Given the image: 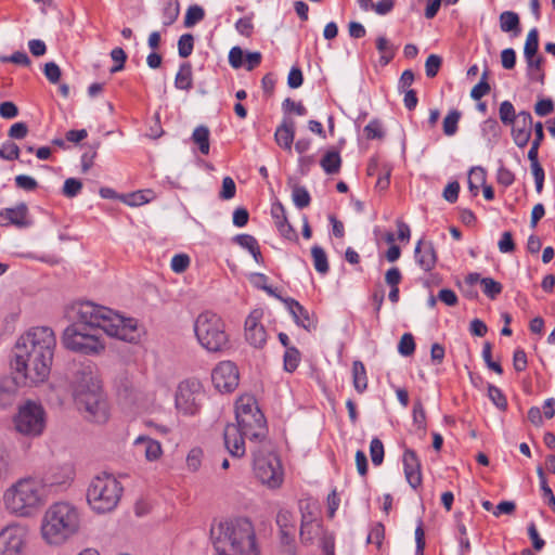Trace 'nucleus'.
<instances>
[{"mask_svg": "<svg viewBox=\"0 0 555 555\" xmlns=\"http://www.w3.org/2000/svg\"><path fill=\"white\" fill-rule=\"evenodd\" d=\"M0 157L7 160H14L20 157V147L13 142H7L0 147Z\"/></svg>", "mask_w": 555, "mask_h": 555, "instance_id": "52", "label": "nucleus"}, {"mask_svg": "<svg viewBox=\"0 0 555 555\" xmlns=\"http://www.w3.org/2000/svg\"><path fill=\"white\" fill-rule=\"evenodd\" d=\"M194 332L202 347L211 352L220 351L228 343L222 319L211 311L196 318Z\"/></svg>", "mask_w": 555, "mask_h": 555, "instance_id": "10", "label": "nucleus"}, {"mask_svg": "<svg viewBox=\"0 0 555 555\" xmlns=\"http://www.w3.org/2000/svg\"><path fill=\"white\" fill-rule=\"evenodd\" d=\"M56 346L50 327H33L23 334L14 346L12 366L25 384L37 385L48 379Z\"/></svg>", "mask_w": 555, "mask_h": 555, "instance_id": "1", "label": "nucleus"}, {"mask_svg": "<svg viewBox=\"0 0 555 555\" xmlns=\"http://www.w3.org/2000/svg\"><path fill=\"white\" fill-rule=\"evenodd\" d=\"M320 165L327 175L337 173L341 166V158L339 152L334 150L327 151L323 155Z\"/></svg>", "mask_w": 555, "mask_h": 555, "instance_id": "28", "label": "nucleus"}, {"mask_svg": "<svg viewBox=\"0 0 555 555\" xmlns=\"http://www.w3.org/2000/svg\"><path fill=\"white\" fill-rule=\"evenodd\" d=\"M527 62V75L530 80L543 83L544 73L542 69L543 59L541 55L535 54L531 57H525Z\"/></svg>", "mask_w": 555, "mask_h": 555, "instance_id": "27", "label": "nucleus"}, {"mask_svg": "<svg viewBox=\"0 0 555 555\" xmlns=\"http://www.w3.org/2000/svg\"><path fill=\"white\" fill-rule=\"evenodd\" d=\"M254 474L269 489H279L284 481L281 461L274 453H255Z\"/></svg>", "mask_w": 555, "mask_h": 555, "instance_id": "13", "label": "nucleus"}, {"mask_svg": "<svg viewBox=\"0 0 555 555\" xmlns=\"http://www.w3.org/2000/svg\"><path fill=\"white\" fill-rule=\"evenodd\" d=\"M500 119L504 125H512L516 120L517 114L509 101H503L499 109Z\"/></svg>", "mask_w": 555, "mask_h": 555, "instance_id": "42", "label": "nucleus"}, {"mask_svg": "<svg viewBox=\"0 0 555 555\" xmlns=\"http://www.w3.org/2000/svg\"><path fill=\"white\" fill-rule=\"evenodd\" d=\"M124 492L121 482L112 474L102 473L94 476L87 488V503L96 514L114 511Z\"/></svg>", "mask_w": 555, "mask_h": 555, "instance_id": "8", "label": "nucleus"}, {"mask_svg": "<svg viewBox=\"0 0 555 555\" xmlns=\"http://www.w3.org/2000/svg\"><path fill=\"white\" fill-rule=\"evenodd\" d=\"M134 453L143 455L147 462H156L163 455V447L159 441L149 437L139 436L133 441Z\"/></svg>", "mask_w": 555, "mask_h": 555, "instance_id": "19", "label": "nucleus"}, {"mask_svg": "<svg viewBox=\"0 0 555 555\" xmlns=\"http://www.w3.org/2000/svg\"><path fill=\"white\" fill-rule=\"evenodd\" d=\"M118 396L125 404H133L138 401L139 392L133 387L125 386L119 390Z\"/></svg>", "mask_w": 555, "mask_h": 555, "instance_id": "61", "label": "nucleus"}, {"mask_svg": "<svg viewBox=\"0 0 555 555\" xmlns=\"http://www.w3.org/2000/svg\"><path fill=\"white\" fill-rule=\"evenodd\" d=\"M69 318L73 324L83 327L101 328V332L118 339L133 343L140 338L138 322L126 319L111 309L91 301L76 302L70 307Z\"/></svg>", "mask_w": 555, "mask_h": 555, "instance_id": "3", "label": "nucleus"}, {"mask_svg": "<svg viewBox=\"0 0 555 555\" xmlns=\"http://www.w3.org/2000/svg\"><path fill=\"white\" fill-rule=\"evenodd\" d=\"M480 284L482 286V292L489 298L494 299L502 292L501 283L496 282L491 278H482L480 280Z\"/></svg>", "mask_w": 555, "mask_h": 555, "instance_id": "41", "label": "nucleus"}, {"mask_svg": "<svg viewBox=\"0 0 555 555\" xmlns=\"http://www.w3.org/2000/svg\"><path fill=\"white\" fill-rule=\"evenodd\" d=\"M414 350L415 341L413 335L410 333L403 334L398 345L399 353L403 357H409L414 353Z\"/></svg>", "mask_w": 555, "mask_h": 555, "instance_id": "43", "label": "nucleus"}, {"mask_svg": "<svg viewBox=\"0 0 555 555\" xmlns=\"http://www.w3.org/2000/svg\"><path fill=\"white\" fill-rule=\"evenodd\" d=\"M289 312L292 313L296 324L310 331L315 327L314 322L311 320L309 312L298 301L293 298L284 299Z\"/></svg>", "mask_w": 555, "mask_h": 555, "instance_id": "25", "label": "nucleus"}, {"mask_svg": "<svg viewBox=\"0 0 555 555\" xmlns=\"http://www.w3.org/2000/svg\"><path fill=\"white\" fill-rule=\"evenodd\" d=\"M415 257L418 266L424 271L434 269L437 256L431 243L420 241L415 246Z\"/></svg>", "mask_w": 555, "mask_h": 555, "instance_id": "23", "label": "nucleus"}, {"mask_svg": "<svg viewBox=\"0 0 555 555\" xmlns=\"http://www.w3.org/2000/svg\"><path fill=\"white\" fill-rule=\"evenodd\" d=\"M194 47V38L191 34H184L179 38L178 51L181 57L191 55Z\"/></svg>", "mask_w": 555, "mask_h": 555, "instance_id": "48", "label": "nucleus"}, {"mask_svg": "<svg viewBox=\"0 0 555 555\" xmlns=\"http://www.w3.org/2000/svg\"><path fill=\"white\" fill-rule=\"evenodd\" d=\"M271 215L282 236L287 240H295L297 237L296 231L287 220L285 208L280 202L272 205Z\"/></svg>", "mask_w": 555, "mask_h": 555, "instance_id": "21", "label": "nucleus"}, {"mask_svg": "<svg viewBox=\"0 0 555 555\" xmlns=\"http://www.w3.org/2000/svg\"><path fill=\"white\" fill-rule=\"evenodd\" d=\"M17 433L27 437H38L46 427V412L41 404L27 401L22 404L13 418Z\"/></svg>", "mask_w": 555, "mask_h": 555, "instance_id": "11", "label": "nucleus"}, {"mask_svg": "<svg viewBox=\"0 0 555 555\" xmlns=\"http://www.w3.org/2000/svg\"><path fill=\"white\" fill-rule=\"evenodd\" d=\"M488 396H489L490 400L500 410H505L506 409V405H507L506 399H505L504 395L502 393V391L498 387H495L493 385H490L488 387Z\"/></svg>", "mask_w": 555, "mask_h": 555, "instance_id": "55", "label": "nucleus"}, {"mask_svg": "<svg viewBox=\"0 0 555 555\" xmlns=\"http://www.w3.org/2000/svg\"><path fill=\"white\" fill-rule=\"evenodd\" d=\"M112 60L116 63L114 67L111 68V73L119 72L124 68L125 62L127 60V55L121 48H115L111 52Z\"/></svg>", "mask_w": 555, "mask_h": 555, "instance_id": "60", "label": "nucleus"}, {"mask_svg": "<svg viewBox=\"0 0 555 555\" xmlns=\"http://www.w3.org/2000/svg\"><path fill=\"white\" fill-rule=\"evenodd\" d=\"M75 477V470L70 465L61 467L60 475L54 474L52 478V485L60 487H67L72 483Z\"/></svg>", "mask_w": 555, "mask_h": 555, "instance_id": "38", "label": "nucleus"}, {"mask_svg": "<svg viewBox=\"0 0 555 555\" xmlns=\"http://www.w3.org/2000/svg\"><path fill=\"white\" fill-rule=\"evenodd\" d=\"M236 185L234 180L231 177H224L222 180V188L220 191V198L222 199H231L235 196Z\"/></svg>", "mask_w": 555, "mask_h": 555, "instance_id": "53", "label": "nucleus"}, {"mask_svg": "<svg viewBox=\"0 0 555 555\" xmlns=\"http://www.w3.org/2000/svg\"><path fill=\"white\" fill-rule=\"evenodd\" d=\"M10 224L20 229L28 228L33 224L28 207L25 203L0 210V225Z\"/></svg>", "mask_w": 555, "mask_h": 555, "instance_id": "17", "label": "nucleus"}, {"mask_svg": "<svg viewBox=\"0 0 555 555\" xmlns=\"http://www.w3.org/2000/svg\"><path fill=\"white\" fill-rule=\"evenodd\" d=\"M539 49V33L537 28L531 29L526 38L525 47H524V55L525 57H531L538 54Z\"/></svg>", "mask_w": 555, "mask_h": 555, "instance_id": "39", "label": "nucleus"}, {"mask_svg": "<svg viewBox=\"0 0 555 555\" xmlns=\"http://www.w3.org/2000/svg\"><path fill=\"white\" fill-rule=\"evenodd\" d=\"M311 255L313 259L314 269L321 274L327 273L328 261L324 249L320 246H313L311 248Z\"/></svg>", "mask_w": 555, "mask_h": 555, "instance_id": "34", "label": "nucleus"}, {"mask_svg": "<svg viewBox=\"0 0 555 555\" xmlns=\"http://www.w3.org/2000/svg\"><path fill=\"white\" fill-rule=\"evenodd\" d=\"M500 27L504 33H519V16L512 11H505L500 15Z\"/></svg>", "mask_w": 555, "mask_h": 555, "instance_id": "33", "label": "nucleus"}, {"mask_svg": "<svg viewBox=\"0 0 555 555\" xmlns=\"http://www.w3.org/2000/svg\"><path fill=\"white\" fill-rule=\"evenodd\" d=\"M192 140L198 145L202 154L207 155L209 153V129L206 126H198L194 129Z\"/></svg>", "mask_w": 555, "mask_h": 555, "instance_id": "32", "label": "nucleus"}, {"mask_svg": "<svg viewBox=\"0 0 555 555\" xmlns=\"http://www.w3.org/2000/svg\"><path fill=\"white\" fill-rule=\"evenodd\" d=\"M403 467L406 481L416 489L422 483V473L420 461L412 450H405L403 454Z\"/></svg>", "mask_w": 555, "mask_h": 555, "instance_id": "20", "label": "nucleus"}, {"mask_svg": "<svg viewBox=\"0 0 555 555\" xmlns=\"http://www.w3.org/2000/svg\"><path fill=\"white\" fill-rule=\"evenodd\" d=\"M384 537L385 528L382 524H377L372 528L371 532L369 533L367 541L370 543H375L377 547H380Z\"/></svg>", "mask_w": 555, "mask_h": 555, "instance_id": "63", "label": "nucleus"}, {"mask_svg": "<svg viewBox=\"0 0 555 555\" xmlns=\"http://www.w3.org/2000/svg\"><path fill=\"white\" fill-rule=\"evenodd\" d=\"M234 242L248 251H251L256 246H258L257 240L249 234H238L234 237Z\"/></svg>", "mask_w": 555, "mask_h": 555, "instance_id": "62", "label": "nucleus"}, {"mask_svg": "<svg viewBox=\"0 0 555 555\" xmlns=\"http://www.w3.org/2000/svg\"><path fill=\"white\" fill-rule=\"evenodd\" d=\"M18 383L13 376H5L0 379V408H8L17 398Z\"/></svg>", "mask_w": 555, "mask_h": 555, "instance_id": "24", "label": "nucleus"}, {"mask_svg": "<svg viewBox=\"0 0 555 555\" xmlns=\"http://www.w3.org/2000/svg\"><path fill=\"white\" fill-rule=\"evenodd\" d=\"M352 382L354 389L362 393L367 387V376L364 364L356 360L352 363Z\"/></svg>", "mask_w": 555, "mask_h": 555, "instance_id": "29", "label": "nucleus"}, {"mask_svg": "<svg viewBox=\"0 0 555 555\" xmlns=\"http://www.w3.org/2000/svg\"><path fill=\"white\" fill-rule=\"evenodd\" d=\"M205 17V11L201 5L193 4L186 10L184 16V26L190 28L203 21Z\"/></svg>", "mask_w": 555, "mask_h": 555, "instance_id": "36", "label": "nucleus"}, {"mask_svg": "<svg viewBox=\"0 0 555 555\" xmlns=\"http://www.w3.org/2000/svg\"><path fill=\"white\" fill-rule=\"evenodd\" d=\"M482 358H483L487 366L490 370L494 371L498 374L503 373L502 366L498 362L492 361L493 357H491V344L490 343H485L483 349H482Z\"/></svg>", "mask_w": 555, "mask_h": 555, "instance_id": "57", "label": "nucleus"}, {"mask_svg": "<svg viewBox=\"0 0 555 555\" xmlns=\"http://www.w3.org/2000/svg\"><path fill=\"white\" fill-rule=\"evenodd\" d=\"M276 524L283 533H287L289 528H293V515L287 509L279 511L276 515Z\"/></svg>", "mask_w": 555, "mask_h": 555, "instance_id": "54", "label": "nucleus"}, {"mask_svg": "<svg viewBox=\"0 0 555 555\" xmlns=\"http://www.w3.org/2000/svg\"><path fill=\"white\" fill-rule=\"evenodd\" d=\"M82 189V183L80 180L76 178H68L65 180L63 185V195L73 198L77 196Z\"/></svg>", "mask_w": 555, "mask_h": 555, "instance_id": "47", "label": "nucleus"}, {"mask_svg": "<svg viewBox=\"0 0 555 555\" xmlns=\"http://www.w3.org/2000/svg\"><path fill=\"white\" fill-rule=\"evenodd\" d=\"M512 137L514 140V143L518 147H525L530 138L532 132V117L529 112L521 111L517 114V118L512 124Z\"/></svg>", "mask_w": 555, "mask_h": 555, "instance_id": "18", "label": "nucleus"}, {"mask_svg": "<svg viewBox=\"0 0 555 555\" xmlns=\"http://www.w3.org/2000/svg\"><path fill=\"white\" fill-rule=\"evenodd\" d=\"M300 361V353L299 351L292 347L287 348L284 354V367L287 372H294Z\"/></svg>", "mask_w": 555, "mask_h": 555, "instance_id": "44", "label": "nucleus"}, {"mask_svg": "<svg viewBox=\"0 0 555 555\" xmlns=\"http://www.w3.org/2000/svg\"><path fill=\"white\" fill-rule=\"evenodd\" d=\"M44 75L51 83H56L61 78V69L56 63L49 62L44 65Z\"/></svg>", "mask_w": 555, "mask_h": 555, "instance_id": "64", "label": "nucleus"}, {"mask_svg": "<svg viewBox=\"0 0 555 555\" xmlns=\"http://www.w3.org/2000/svg\"><path fill=\"white\" fill-rule=\"evenodd\" d=\"M203 452L201 449H192L186 456V466L191 472H197L201 467Z\"/></svg>", "mask_w": 555, "mask_h": 555, "instance_id": "56", "label": "nucleus"}, {"mask_svg": "<svg viewBox=\"0 0 555 555\" xmlns=\"http://www.w3.org/2000/svg\"><path fill=\"white\" fill-rule=\"evenodd\" d=\"M441 66V59L436 54H430L425 63L426 75L430 78L435 77L438 74V70Z\"/></svg>", "mask_w": 555, "mask_h": 555, "instance_id": "59", "label": "nucleus"}, {"mask_svg": "<svg viewBox=\"0 0 555 555\" xmlns=\"http://www.w3.org/2000/svg\"><path fill=\"white\" fill-rule=\"evenodd\" d=\"M190 266V257L185 254H177L172 257L170 267L176 273L184 272Z\"/></svg>", "mask_w": 555, "mask_h": 555, "instance_id": "50", "label": "nucleus"}, {"mask_svg": "<svg viewBox=\"0 0 555 555\" xmlns=\"http://www.w3.org/2000/svg\"><path fill=\"white\" fill-rule=\"evenodd\" d=\"M310 506L307 504L306 507L301 506V529H300V537L305 538L306 530L308 528H314L319 527V524L315 520L314 513L309 509Z\"/></svg>", "mask_w": 555, "mask_h": 555, "instance_id": "40", "label": "nucleus"}, {"mask_svg": "<svg viewBox=\"0 0 555 555\" xmlns=\"http://www.w3.org/2000/svg\"><path fill=\"white\" fill-rule=\"evenodd\" d=\"M236 424H228L223 430L224 447L235 457L245 452V439L261 441L267 435L266 420L253 396L244 395L236 400Z\"/></svg>", "mask_w": 555, "mask_h": 555, "instance_id": "2", "label": "nucleus"}, {"mask_svg": "<svg viewBox=\"0 0 555 555\" xmlns=\"http://www.w3.org/2000/svg\"><path fill=\"white\" fill-rule=\"evenodd\" d=\"M205 391L197 379H184L177 386L175 392V408L184 416L196 415L202 408Z\"/></svg>", "mask_w": 555, "mask_h": 555, "instance_id": "12", "label": "nucleus"}, {"mask_svg": "<svg viewBox=\"0 0 555 555\" xmlns=\"http://www.w3.org/2000/svg\"><path fill=\"white\" fill-rule=\"evenodd\" d=\"M47 499L46 483L39 478L26 476L4 489L1 503L9 515L28 518L44 505Z\"/></svg>", "mask_w": 555, "mask_h": 555, "instance_id": "6", "label": "nucleus"}, {"mask_svg": "<svg viewBox=\"0 0 555 555\" xmlns=\"http://www.w3.org/2000/svg\"><path fill=\"white\" fill-rule=\"evenodd\" d=\"M370 454L372 463L376 466L380 465L384 461V446L378 438H374L370 444Z\"/></svg>", "mask_w": 555, "mask_h": 555, "instance_id": "45", "label": "nucleus"}, {"mask_svg": "<svg viewBox=\"0 0 555 555\" xmlns=\"http://www.w3.org/2000/svg\"><path fill=\"white\" fill-rule=\"evenodd\" d=\"M72 393L75 404L86 418L94 423L107 421V403L99 373L93 366L87 365L77 371L72 384Z\"/></svg>", "mask_w": 555, "mask_h": 555, "instance_id": "7", "label": "nucleus"}, {"mask_svg": "<svg viewBox=\"0 0 555 555\" xmlns=\"http://www.w3.org/2000/svg\"><path fill=\"white\" fill-rule=\"evenodd\" d=\"M366 139H382L384 137V130L378 120H371L363 129Z\"/></svg>", "mask_w": 555, "mask_h": 555, "instance_id": "51", "label": "nucleus"}, {"mask_svg": "<svg viewBox=\"0 0 555 555\" xmlns=\"http://www.w3.org/2000/svg\"><path fill=\"white\" fill-rule=\"evenodd\" d=\"M537 473H538L539 478H540L541 490L543 492V496H544L545 500H547V503L553 508V511H555V496L553 494V491L551 490V488L546 483V479H545V476H544V473H543V468L541 466H539L538 469H537Z\"/></svg>", "mask_w": 555, "mask_h": 555, "instance_id": "49", "label": "nucleus"}, {"mask_svg": "<svg viewBox=\"0 0 555 555\" xmlns=\"http://www.w3.org/2000/svg\"><path fill=\"white\" fill-rule=\"evenodd\" d=\"M82 527V514L77 505L66 500L51 503L40 519L42 541L53 547L66 544Z\"/></svg>", "mask_w": 555, "mask_h": 555, "instance_id": "5", "label": "nucleus"}, {"mask_svg": "<svg viewBox=\"0 0 555 555\" xmlns=\"http://www.w3.org/2000/svg\"><path fill=\"white\" fill-rule=\"evenodd\" d=\"M175 86L181 90H190L193 86L192 66L190 63H183L175 78Z\"/></svg>", "mask_w": 555, "mask_h": 555, "instance_id": "30", "label": "nucleus"}, {"mask_svg": "<svg viewBox=\"0 0 555 555\" xmlns=\"http://www.w3.org/2000/svg\"><path fill=\"white\" fill-rule=\"evenodd\" d=\"M29 529L25 525L13 524L0 531V555H24L27 548Z\"/></svg>", "mask_w": 555, "mask_h": 555, "instance_id": "14", "label": "nucleus"}, {"mask_svg": "<svg viewBox=\"0 0 555 555\" xmlns=\"http://www.w3.org/2000/svg\"><path fill=\"white\" fill-rule=\"evenodd\" d=\"M211 379L220 392H231L238 386V370L233 362L222 361L212 370Z\"/></svg>", "mask_w": 555, "mask_h": 555, "instance_id": "15", "label": "nucleus"}, {"mask_svg": "<svg viewBox=\"0 0 555 555\" xmlns=\"http://www.w3.org/2000/svg\"><path fill=\"white\" fill-rule=\"evenodd\" d=\"M295 138V121L292 118H283L281 125L276 128L274 140L283 150L291 152Z\"/></svg>", "mask_w": 555, "mask_h": 555, "instance_id": "22", "label": "nucleus"}, {"mask_svg": "<svg viewBox=\"0 0 555 555\" xmlns=\"http://www.w3.org/2000/svg\"><path fill=\"white\" fill-rule=\"evenodd\" d=\"M154 197L152 190H140L131 193H127L120 196L122 203L128 206H141L151 202Z\"/></svg>", "mask_w": 555, "mask_h": 555, "instance_id": "26", "label": "nucleus"}, {"mask_svg": "<svg viewBox=\"0 0 555 555\" xmlns=\"http://www.w3.org/2000/svg\"><path fill=\"white\" fill-rule=\"evenodd\" d=\"M262 310L255 309L245 321V339L255 348H262L267 343V332L261 324Z\"/></svg>", "mask_w": 555, "mask_h": 555, "instance_id": "16", "label": "nucleus"}, {"mask_svg": "<svg viewBox=\"0 0 555 555\" xmlns=\"http://www.w3.org/2000/svg\"><path fill=\"white\" fill-rule=\"evenodd\" d=\"M62 344L66 349L86 356H98L105 349L101 328L83 327L73 323L64 330Z\"/></svg>", "mask_w": 555, "mask_h": 555, "instance_id": "9", "label": "nucleus"}, {"mask_svg": "<svg viewBox=\"0 0 555 555\" xmlns=\"http://www.w3.org/2000/svg\"><path fill=\"white\" fill-rule=\"evenodd\" d=\"M413 422L418 428L424 429L426 426V414L420 400H416L413 406Z\"/></svg>", "mask_w": 555, "mask_h": 555, "instance_id": "58", "label": "nucleus"}, {"mask_svg": "<svg viewBox=\"0 0 555 555\" xmlns=\"http://www.w3.org/2000/svg\"><path fill=\"white\" fill-rule=\"evenodd\" d=\"M461 118V113L457 109H452L443 118V132L448 137H452L457 131V125Z\"/></svg>", "mask_w": 555, "mask_h": 555, "instance_id": "37", "label": "nucleus"}, {"mask_svg": "<svg viewBox=\"0 0 555 555\" xmlns=\"http://www.w3.org/2000/svg\"><path fill=\"white\" fill-rule=\"evenodd\" d=\"M487 77L488 70L486 69L482 73L481 80L476 86H474L470 91V96L474 100H480L482 96L490 92V85L487 82Z\"/></svg>", "mask_w": 555, "mask_h": 555, "instance_id": "46", "label": "nucleus"}, {"mask_svg": "<svg viewBox=\"0 0 555 555\" xmlns=\"http://www.w3.org/2000/svg\"><path fill=\"white\" fill-rule=\"evenodd\" d=\"M214 555H260L251 522L246 518H224L210 527Z\"/></svg>", "mask_w": 555, "mask_h": 555, "instance_id": "4", "label": "nucleus"}, {"mask_svg": "<svg viewBox=\"0 0 555 555\" xmlns=\"http://www.w3.org/2000/svg\"><path fill=\"white\" fill-rule=\"evenodd\" d=\"M376 49L382 54L379 57V63L384 66L387 65L396 54V48L384 36H379L376 39Z\"/></svg>", "mask_w": 555, "mask_h": 555, "instance_id": "31", "label": "nucleus"}, {"mask_svg": "<svg viewBox=\"0 0 555 555\" xmlns=\"http://www.w3.org/2000/svg\"><path fill=\"white\" fill-rule=\"evenodd\" d=\"M292 199L298 208H305L309 206L311 197L305 186L294 184L292 186Z\"/></svg>", "mask_w": 555, "mask_h": 555, "instance_id": "35", "label": "nucleus"}]
</instances>
